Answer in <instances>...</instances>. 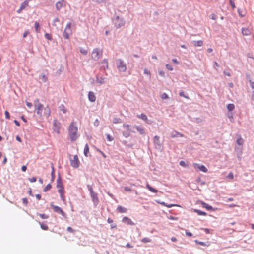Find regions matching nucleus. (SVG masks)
Masks as SVG:
<instances>
[{
	"mask_svg": "<svg viewBox=\"0 0 254 254\" xmlns=\"http://www.w3.org/2000/svg\"><path fill=\"white\" fill-rule=\"evenodd\" d=\"M34 105L36 114L41 118H47L50 116L51 110L49 105L45 107L43 104L39 102V100L38 99L34 101Z\"/></svg>",
	"mask_w": 254,
	"mask_h": 254,
	"instance_id": "f257e3e1",
	"label": "nucleus"
},
{
	"mask_svg": "<svg viewBox=\"0 0 254 254\" xmlns=\"http://www.w3.org/2000/svg\"><path fill=\"white\" fill-rule=\"evenodd\" d=\"M75 124V123L72 122L68 128L69 136L71 141H75L78 137L77 135L78 128Z\"/></svg>",
	"mask_w": 254,
	"mask_h": 254,
	"instance_id": "f03ea898",
	"label": "nucleus"
},
{
	"mask_svg": "<svg viewBox=\"0 0 254 254\" xmlns=\"http://www.w3.org/2000/svg\"><path fill=\"white\" fill-rule=\"evenodd\" d=\"M87 187L88 188V190L90 192V196L93 202V204L95 206H97L99 203V200L98 197V193L93 191L92 185L88 184L87 185Z\"/></svg>",
	"mask_w": 254,
	"mask_h": 254,
	"instance_id": "7ed1b4c3",
	"label": "nucleus"
},
{
	"mask_svg": "<svg viewBox=\"0 0 254 254\" xmlns=\"http://www.w3.org/2000/svg\"><path fill=\"white\" fill-rule=\"evenodd\" d=\"M113 22L117 28H120L125 24V21L123 17L118 15H114L113 19Z\"/></svg>",
	"mask_w": 254,
	"mask_h": 254,
	"instance_id": "20e7f679",
	"label": "nucleus"
},
{
	"mask_svg": "<svg viewBox=\"0 0 254 254\" xmlns=\"http://www.w3.org/2000/svg\"><path fill=\"white\" fill-rule=\"evenodd\" d=\"M50 206L51 208H52L55 212L61 214L64 218L67 219V215L66 213L63 210V209L61 207L55 205L53 202H51L50 203Z\"/></svg>",
	"mask_w": 254,
	"mask_h": 254,
	"instance_id": "39448f33",
	"label": "nucleus"
},
{
	"mask_svg": "<svg viewBox=\"0 0 254 254\" xmlns=\"http://www.w3.org/2000/svg\"><path fill=\"white\" fill-rule=\"evenodd\" d=\"M116 64L118 69L120 72H125L127 70L126 64L124 62L123 60L121 59H117L116 61Z\"/></svg>",
	"mask_w": 254,
	"mask_h": 254,
	"instance_id": "423d86ee",
	"label": "nucleus"
},
{
	"mask_svg": "<svg viewBox=\"0 0 254 254\" xmlns=\"http://www.w3.org/2000/svg\"><path fill=\"white\" fill-rule=\"evenodd\" d=\"M103 51L99 48H96L93 49L92 51V58L95 60L97 61L102 55Z\"/></svg>",
	"mask_w": 254,
	"mask_h": 254,
	"instance_id": "0eeeda50",
	"label": "nucleus"
},
{
	"mask_svg": "<svg viewBox=\"0 0 254 254\" xmlns=\"http://www.w3.org/2000/svg\"><path fill=\"white\" fill-rule=\"evenodd\" d=\"M70 165L74 168H77L80 165V161L78 159L77 155H75L73 159L70 158Z\"/></svg>",
	"mask_w": 254,
	"mask_h": 254,
	"instance_id": "6e6552de",
	"label": "nucleus"
},
{
	"mask_svg": "<svg viewBox=\"0 0 254 254\" xmlns=\"http://www.w3.org/2000/svg\"><path fill=\"white\" fill-rule=\"evenodd\" d=\"M57 188L58 190H64L63 183L60 174H58V178L57 179Z\"/></svg>",
	"mask_w": 254,
	"mask_h": 254,
	"instance_id": "1a4fd4ad",
	"label": "nucleus"
},
{
	"mask_svg": "<svg viewBox=\"0 0 254 254\" xmlns=\"http://www.w3.org/2000/svg\"><path fill=\"white\" fill-rule=\"evenodd\" d=\"M193 166L195 169L198 168L200 171L202 172L206 173L208 171L207 168L203 165H200L199 164L194 163Z\"/></svg>",
	"mask_w": 254,
	"mask_h": 254,
	"instance_id": "9d476101",
	"label": "nucleus"
},
{
	"mask_svg": "<svg viewBox=\"0 0 254 254\" xmlns=\"http://www.w3.org/2000/svg\"><path fill=\"white\" fill-rule=\"evenodd\" d=\"M53 129L56 132L59 133L60 124L57 120H54L53 121Z\"/></svg>",
	"mask_w": 254,
	"mask_h": 254,
	"instance_id": "9b49d317",
	"label": "nucleus"
},
{
	"mask_svg": "<svg viewBox=\"0 0 254 254\" xmlns=\"http://www.w3.org/2000/svg\"><path fill=\"white\" fill-rule=\"evenodd\" d=\"M122 221L128 225L134 226L135 224L130 218L127 216L124 217Z\"/></svg>",
	"mask_w": 254,
	"mask_h": 254,
	"instance_id": "f8f14e48",
	"label": "nucleus"
},
{
	"mask_svg": "<svg viewBox=\"0 0 254 254\" xmlns=\"http://www.w3.org/2000/svg\"><path fill=\"white\" fill-rule=\"evenodd\" d=\"M137 117L141 119L148 124H151V121L148 120L147 116L144 113H141L140 115H137Z\"/></svg>",
	"mask_w": 254,
	"mask_h": 254,
	"instance_id": "ddd939ff",
	"label": "nucleus"
},
{
	"mask_svg": "<svg viewBox=\"0 0 254 254\" xmlns=\"http://www.w3.org/2000/svg\"><path fill=\"white\" fill-rule=\"evenodd\" d=\"M201 203L202 206L203 208H206L208 210L215 211L216 209H217V208H213L211 206L209 205V204H208L207 203H206L204 202L201 201Z\"/></svg>",
	"mask_w": 254,
	"mask_h": 254,
	"instance_id": "4468645a",
	"label": "nucleus"
},
{
	"mask_svg": "<svg viewBox=\"0 0 254 254\" xmlns=\"http://www.w3.org/2000/svg\"><path fill=\"white\" fill-rule=\"evenodd\" d=\"M170 136L172 138L184 137V135L183 134L176 130L173 131L171 132Z\"/></svg>",
	"mask_w": 254,
	"mask_h": 254,
	"instance_id": "2eb2a0df",
	"label": "nucleus"
},
{
	"mask_svg": "<svg viewBox=\"0 0 254 254\" xmlns=\"http://www.w3.org/2000/svg\"><path fill=\"white\" fill-rule=\"evenodd\" d=\"M72 30L64 29L63 33V36L65 39H68L70 35L72 34Z\"/></svg>",
	"mask_w": 254,
	"mask_h": 254,
	"instance_id": "dca6fc26",
	"label": "nucleus"
},
{
	"mask_svg": "<svg viewBox=\"0 0 254 254\" xmlns=\"http://www.w3.org/2000/svg\"><path fill=\"white\" fill-rule=\"evenodd\" d=\"M235 151L237 153V157L239 160H241L242 154V147L235 148Z\"/></svg>",
	"mask_w": 254,
	"mask_h": 254,
	"instance_id": "f3484780",
	"label": "nucleus"
},
{
	"mask_svg": "<svg viewBox=\"0 0 254 254\" xmlns=\"http://www.w3.org/2000/svg\"><path fill=\"white\" fill-rule=\"evenodd\" d=\"M89 100L90 102H94L96 100V96L93 92L89 91L88 95Z\"/></svg>",
	"mask_w": 254,
	"mask_h": 254,
	"instance_id": "a211bd4d",
	"label": "nucleus"
},
{
	"mask_svg": "<svg viewBox=\"0 0 254 254\" xmlns=\"http://www.w3.org/2000/svg\"><path fill=\"white\" fill-rule=\"evenodd\" d=\"M134 127L140 134H144L145 132L143 127L140 126H135Z\"/></svg>",
	"mask_w": 254,
	"mask_h": 254,
	"instance_id": "6ab92c4d",
	"label": "nucleus"
},
{
	"mask_svg": "<svg viewBox=\"0 0 254 254\" xmlns=\"http://www.w3.org/2000/svg\"><path fill=\"white\" fill-rule=\"evenodd\" d=\"M105 78L103 76H99V75H97L96 77V82L101 84H104L105 82Z\"/></svg>",
	"mask_w": 254,
	"mask_h": 254,
	"instance_id": "aec40b11",
	"label": "nucleus"
},
{
	"mask_svg": "<svg viewBox=\"0 0 254 254\" xmlns=\"http://www.w3.org/2000/svg\"><path fill=\"white\" fill-rule=\"evenodd\" d=\"M242 33L243 35L248 36L251 34L250 30L248 28H242Z\"/></svg>",
	"mask_w": 254,
	"mask_h": 254,
	"instance_id": "412c9836",
	"label": "nucleus"
},
{
	"mask_svg": "<svg viewBox=\"0 0 254 254\" xmlns=\"http://www.w3.org/2000/svg\"><path fill=\"white\" fill-rule=\"evenodd\" d=\"M101 63L102 64V68H103V70H105L106 69L108 68V62L107 59H104L102 61Z\"/></svg>",
	"mask_w": 254,
	"mask_h": 254,
	"instance_id": "4be33fe9",
	"label": "nucleus"
},
{
	"mask_svg": "<svg viewBox=\"0 0 254 254\" xmlns=\"http://www.w3.org/2000/svg\"><path fill=\"white\" fill-rule=\"evenodd\" d=\"M194 242L196 244H198V245H201V246H204L208 247V246H209L210 245L209 242H203L199 241H198L197 240H195L194 241Z\"/></svg>",
	"mask_w": 254,
	"mask_h": 254,
	"instance_id": "5701e85b",
	"label": "nucleus"
},
{
	"mask_svg": "<svg viewBox=\"0 0 254 254\" xmlns=\"http://www.w3.org/2000/svg\"><path fill=\"white\" fill-rule=\"evenodd\" d=\"M58 192L59 193L60 195L61 199L64 202L65 201V198L64 195V190H58Z\"/></svg>",
	"mask_w": 254,
	"mask_h": 254,
	"instance_id": "b1692460",
	"label": "nucleus"
},
{
	"mask_svg": "<svg viewBox=\"0 0 254 254\" xmlns=\"http://www.w3.org/2000/svg\"><path fill=\"white\" fill-rule=\"evenodd\" d=\"M117 211L119 213H126L127 211V209L122 207V206L119 205L117 208Z\"/></svg>",
	"mask_w": 254,
	"mask_h": 254,
	"instance_id": "393cba45",
	"label": "nucleus"
},
{
	"mask_svg": "<svg viewBox=\"0 0 254 254\" xmlns=\"http://www.w3.org/2000/svg\"><path fill=\"white\" fill-rule=\"evenodd\" d=\"M64 0H61V1H58L56 3V8L57 10H60L61 8L63 6Z\"/></svg>",
	"mask_w": 254,
	"mask_h": 254,
	"instance_id": "a878e982",
	"label": "nucleus"
},
{
	"mask_svg": "<svg viewBox=\"0 0 254 254\" xmlns=\"http://www.w3.org/2000/svg\"><path fill=\"white\" fill-rule=\"evenodd\" d=\"M107 222L109 223H110V227L111 229L117 228V225L115 223H113V220L110 218H108L107 219Z\"/></svg>",
	"mask_w": 254,
	"mask_h": 254,
	"instance_id": "bb28decb",
	"label": "nucleus"
},
{
	"mask_svg": "<svg viewBox=\"0 0 254 254\" xmlns=\"http://www.w3.org/2000/svg\"><path fill=\"white\" fill-rule=\"evenodd\" d=\"M192 43L195 47L202 46L203 45V41L202 40L193 41Z\"/></svg>",
	"mask_w": 254,
	"mask_h": 254,
	"instance_id": "cd10ccee",
	"label": "nucleus"
},
{
	"mask_svg": "<svg viewBox=\"0 0 254 254\" xmlns=\"http://www.w3.org/2000/svg\"><path fill=\"white\" fill-rule=\"evenodd\" d=\"M31 0H25L24 2H23L20 5V7L21 9H24L27 6H28L29 2Z\"/></svg>",
	"mask_w": 254,
	"mask_h": 254,
	"instance_id": "c85d7f7f",
	"label": "nucleus"
},
{
	"mask_svg": "<svg viewBox=\"0 0 254 254\" xmlns=\"http://www.w3.org/2000/svg\"><path fill=\"white\" fill-rule=\"evenodd\" d=\"M89 152V148L88 145L87 144H86L84 148V154L86 157H88L89 156L88 154Z\"/></svg>",
	"mask_w": 254,
	"mask_h": 254,
	"instance_id": "c756f323",
	"label": "nucleus"
},
{
	"mask_svg": "<svg viewBox=\"0 0 254 254\" xmlns=\"http://www.w3.org/2000/svg\"><path fill=\"white\" fill-rule=\"evenodd\" d=\"M193 211L194 212L197 213L198 215H203V216L207 215V213L205 212L201 211L198 209H194Z\"/></svg>",
	"mask_w": 254,
	"mask_h": 254,
	"instance_id": "7c9ffc66",
	"label": "nucleus"
},
{
	"mask_svg": "<svg viewBox=\"0 0 254 254\" xmlns=\"http://www.w3.org/2000/svg\"><path fill=\"white\" fill-rule=\"evenodd\" d=\"M54 172H55V169H54V166L52 165V171H51V182H54V180L55 179V175Z\"/></svg>",
	"mask_w": 254,
	"mask_h": 254,
	"instance_id": "2f4dec72",
	"label": "nucleus"
},
{
	"mask_svg": "<svg viewBox=\"0 0 254 254\" xmlns=\"http://www.w3.org/2000/svg\"><path fill=\"white\" fill-rule=\"evenodd\" d=\"M39 224L40 225L41 228L43 230H48L49 229L48 226L47 225L46 223H44V222H39Z\"/></svg>",
	"mask_w": 254,
	"mask_h": 254,
	"instance_id": "473e14b6",
	"label": "nucleus"
},
{
	"mask_svg": "<svg viewBox=\"0 0 254 254\" xmlns=\"http://www.w3.org/2000/svg\"><path fill=\"white\" fill-rule=\"evenodd\" d=\"M153 140H154V143L159 146H160L161 144H160V137L157 136V135H156L153 138Z\"/></svg>",
	"mask_w": 254,
	"mask_h": 254,
	"instance_id": "72a5a7b5",
	"label": "nucleus"
},
{
	"mask_svg": "<svg viewBox=\"0 0 254 254\" xmlns=\"http://www.w3.org/2000/svg\"><path fill=\"white\" fill-rule=\"evenodd\" d=\"M146 188L151 192L156 193L158 192V190L150 186L148 184L146 185Z\"/></svg>",
	"mask_w": 254,
	"mask_h": 254,
	"instance_id": "f704fd0d",
	"label": "nucleus"
},
{
	"mask_svg": "<svg viewBox=\"0 0 254 254\" xmlns=\"http://www.w3.org/2000/svg\"><path fill=\"white\" fill-rule=\"evenodd\" d=\"M237 143L239 145H242L244 143L243 139L240 136L236 139Z\"/></svg>",
	"mask_w": 254,
	"mask_h": 254,
	"instance_id": "c9c22d12",
	"label": "nucleus"
},
{
	"mask_svg": "<svg viewBox=\"0 0 254 254\" xmlns=\"http://www.w3.org/2000/svg\"><path fill=\"white\" fill-rule=\"evenodd\" d=\"M39 79L41 80L43 82H46L48 79L47 77L45 74L40 75Z\"/></svg>",
	"mask_w": 254,
	"mask_h": 254,
	"instance_id": "e433bc0d",
	"label": "nucleus"
},
{
	"mask_svg": "<svg viewBox=\"0 0 254 254\" xmlns=\"http://www.w3.org/2000/svg\"><path fill=\"white\" fill-rule=\"evenodd\" d=\"M227 108L229 111H231L234 109L235 105L233 104H231V103L228 104L227 105Z\"/></svg>",
	"mask_w": 254,
	"mask_h": 254,
	"instance_id": "4c0bfd02",
	"label": "nucleus"
},
{
	"mask_svg": "<svg viewBox=\"0 0 254 254\" xmlns=\"http://www.w3.org/2000/svg\"><path fill=\"white\" fill-rule=\"evenodd\" d=\"M122 122H123V120L121 119H120V118H114L113 119V123L114 124L121 123Z\"/></svg>",
	"mask_w": 254,
	"mask_h": 254,
	"instance_id": "58836bf2",
	"label": "nucleus"
},
{
	"mask_svg": "<svg viewBox=\"0 0 254 254\" xmlns=\"http://www.w3.org/2000/svg\"><path fill=\"white\" fill-rule=\"evenodd\" d=\"M59 108L60 110L62 111L65 114L66 113V109L63 104H61Z\"/></svg>",
	"mask_w": 254,
	"mask_h": 254,
	"instance_id": "ea45409f",
	"label": "nucleus"
},
{
	"mask_svg": "<svg viewBox=\"0 0 254 254\" xmlns=\"http://www.w3.org/2000/svg\"><path fill=\"white\" fill-rule=\"evenodd\" d=\"M37 215H39L42 219H46L49 217V216L44 213L41 214L37 213Z\"/></svg>",
	"mask_w": 254,
	"mask_h": 254,
	"instance_id": "a19ab883",
	"label": "nucleus"
},
{
	"mask_svg": "<svg viewBox=\"0 0 254 254\" xmlns=\"http://www.w3.org/2000/svg\"><path fill=\"white\" fill-rule=\"evenodd\" d=\"M35 31L38 33L40 32V25L38 22H35L34 24Z\"/></svg>",
	"mask_w": 254,
	"mask_h": 254,
	"instance_id": "79ce46f5",
	"label": "nucleus"
},
{
	"mask_svg": "<svg viewBox=\"0 0 254 254\" xmlns=\"http://www.w3.org/2000/svg\"><path fill=\"white\" fill-rule=\"evenodd\" d=\"M52 188V185L50 184H48L46 185V186L44 188L43 191L44 192H46L49 190H50Z\"/></svg>",
	"mask_w": 254,
	"mask_h": 254,
	"instance_id": "37998d69",
	"label": "nucleus"
},
{
	"mask_svg": "<svg viewBox=\"0 0 254 254\" xmlns=\"http://www.w3.org/2000/svg\"><path fill=\"white\" fill-rule=\"evenodd\" d=\"M179 164L180 166L184 167H188V164H187L186 162L184 161H180L179 162Z\"/></svg>",
	"mask_w": 254,
	"mask_h": 254,
	"instance_id": "c03bdc74",
	"label": "nucleus"
},
{
	"mask_svg": "<svg viewBox=\"0 0 254 254\" xmlns=\"http://www.w3.org/2000/svg\"><path fill=\"white\" fill-rule=\"evenodd\" d=\"M80 52L84 55H86L88 53L87 50L82 48H80Z\"/></svg>",
	"mask_w": 254,
	"mask_h": 254,
	"instance_id": "a18cd8bd",
	"label": "nucleus"
},
{
	"mask_svg": "<svg viewBox=\"0 0 254 254\" xmlns=\"http://www.w3.org/2000/svg\"><path fill=\"white\" fill-rule=\"evenodd\" d=\"M151 241V240L149 238H148V237H144L142 240V242L143 243H145L150 242Z\"/></svg>",
	"mask_w": 254,
	"mask_h": 254,
	"instance_id": "49530a36",
	"label": "nucleus"
},
{
	"mask_svg": "<svg viewBox=\"0 0 254 254\" xmlns=\"http://www.w3.org/2000/svg\"><path fill=\"white\" fill-rule=\"evenodd\" d=\"M45 37L47 39L49 40H51L52 39V37L51 35L48 33H46L45 34Z\"/></svg>",
	"mask_w": 254,
	"mask_h": 254,
	"instance_id": "de8ad7c7",
	"label": "nucleus"
},
{
	"mask_svg": "<svg viewBox=\"0 0 254 254\" xmlns=\"http://www.w3.org/2000/svg\"><path fill=\"white\" fill-rule=\"evenodd\" d=\"M179 95L181 97H184L186 99H189V97L188 95H185L184 94V92L183 91H181L179 93Z\"/></svg>",
	"mask_w": 254,
	"mask_h": 254,
	"instance_id": "09e8293b",
	"label": "nucleus"
},
{
	"mask_svg": "<svg viewBox=\"0 0 254 254\" xmlns=\"http://www.w3.org/2000/svg\"><path fill=\"white\" fill-rule=\"evenodd\" d=\"M122 134L126 138H127L130 136V133L128 131H123Z\"/></svg>",
	"mask_w": 254,
	"mask_h": 254,
	"instance_id": "8fccbe9b",
	"label": "nucleus"
},
{
	"mask_svg": "<svg viewBox=\"0 0 254 254\" xmlns=\"http://www.w3.org/2000/svg\"><path fill=\"white\" fill-rule=\"evenodd\" d=\"M107 139L108 141H112L114 140V138L112 137L110 134H106Z\"/></svg>",
	"mask_w": 254,
	"mask_h": 254,
	"instance_id": "3c124183",
	"label": "nucleus"
},
{
	"mask_svg": "<svg viewBox=\"0 0 254 254\" xmlns=\"http://www.w3.org/2000/svg\"><path fill=\"white\" fill-rule=\"evenodd\" d=\"M130 126L129 125H128V124H124V125H123V127H126V128L127 129V130L128 131H131V132H134V131H132V130H131L129 129V127H130Z\"/></svg>",
	"mask_w": 254,
	"mask_h": 254,
	"instance_id": "603ef678",
	"label": "nucleus"
},
{
	"mask_svg": "<svg viewBox=\"0 0 254 254\" xmlns=\"http://www.w3.org/2000/svg\"><path fill=\"white\" fill-rule=\"evenodd\" d=\"M238 12L239 16L241 17H244L245 15V14L243 13V11H241L240 10V9H239V8L238 9Z\"/></svg>",
	"mask_w": 254,
	"mask_h": 254,
	"instance_id": "864d4df0",
	"label": "nucleus"
},
{
	"mask_svg": "<svg viewBox=\"0 0 254 254\" xmlns=\"http://www.w3.org/2000/svg\"><path fill=\"white\" fill-rule=\"evenodd\" d=\"M144 73L145 74H146L147 75H149V77H151V73H150V71L148 70L147 68H145L144 69Z\"/></svg>",
	"mask_w": 254,
	"mask_h": 254,
	"instance_id": "5fc2aeb1",
	"label": "nucleus"
},
{
	"mask_svg": "<svg viewBox=\"0 0 254 254\" xmlns=\"http://www.w3.org/2000/svg\"><path fill=\"white\" fill-rule=\"evenodd\" d=\"M22 202L25 206H27L28 204V201L27 198L25 197L22 199Z\"/></svg>",
	"mask_w": 254,
	"mask_h": 254,
	"instance_id": "6e6d98bb",
	"label": "nucleus"
},
{
	"mask_svg": "<svg viewBox=\"0 0 254 254\" xmlns=\"http://www.w3.org/2000/svg\"><path fill=\"white\" fill-rule=\"evenodd\" d=\"M196 181L198 183H200L201 185H204L205 184V182L204 181H202L200 177L198 178L196 180Z\"/></svg>",
	"mask_w": 254,
	"mask_h": 254,
	"instance_id": "4d7b16f0",
	"label": "nucleus"
},
{
	"mask_svg": "<svg viewBox=\"0 0 254 254\" xmlns=\"http://www.w3.org/2000/svg\"><path fill=\"white\" fill-rule=\"evenodd\" d=\"M228 118L230 120L231 122H233L234 119H233L232 113H228Z\"/></svg>",
	"mask_w": 254,
	"mask_h": 254,
	"instance_id": "13d9d810",
	"label": "nucleus"
},
{
	"mask_svg": "<svg viewBox=\"0 0 254 254\" xmlns=\"http://www.w3.org/2000/svg\"><path fill=\"white\" fill-rule=\"evenodd\" d=\"M169 98L168 95L166 93H163L162 95H161V98L162 99H168Z\"/></svg>",
	"mask_w": 254,
	"mask_h": 254,
	"instance_id": "bf43d9fd",
	"label": "nucleus"
},
{
	"mask_svg": "<svg viewBox=\"0 0 254 254\" xmlns=\"http://www.w3.org/2000/svg\"><path fill=\"white\" fill-rule=\"evenodd\" d=\"M166 67L168 70H170V71H172L173 69L172 66L169 64H167L166 65Z\"/></svg>",
	"mask_w": 254,
	"mask_h": 254,
	"instance_id": "052dcab7",
	"label": "nucleus"
},
{
	"mask_svg": "<svg viewBox=\"0 0 254 254\" xmlns=\"http://www.w3.org/2000/svg\"><path fill=\"white\" fill-rule=\"evenodd\" d=\"M71 23L70 22H68L66 24L65 29L71 30Z\"/></svg>",
	"mask_w": 254,
	"mask_h": 254,
	"instance_id": "680f3d73",
	"label": "nucleus"
},
{
	"mask_svg": "<svg viewBox=\"0 0 254 254\" xmlns=\"http://www.w3.org/2000/svg\"><path fill=\"white\" fill-rule=\"evenodd\" d=\"M28 180H29V181L30 182L33 183V182H36V180H37V178H36V177H32V178H29V179H28Z\"/></svg>",
	"mask_w": 254,
	"mask_h": 254,
	"instance_id": "e2e57ef3",
	"label": "nucleus"
},
{
	"mask_svg": "<svg viewBox=\"0 0 254 254\" xmlns=\"http://www.w3.org/2000/svg\"><path fill=\"white\" fill-rule=\"evenodd\" d=\"M227 178L230 179H233L234 178L233 173L232 172H230L227 176Z\"/></svg>",
	"mask_w": 254,
	"mask_h": 254,
	"instance_id": "0e129e2a",
	"label": "nucleus"
},
{
	"mask_svg": "<svg viewBox=\"0 0 254 254\" xmlns=\"http://www.w3.org/2000/svg\"><path fill=\"white\" fill-rule=\"evenodd\" d=\"M5 118L7 119H10V114L7 111H5Z\"/></svg>",
	"mask_w": 254,
	"mask_h": 254,
	"instance_id": "69168bd1",
	"label": "nucleus"
},
{
	"mask_svg": "<svg viewBox=\"0 0 254 254\" xmlns=\"http://www.w3.org/2000/svg\"><path fill=\"white\" fill-rule=\"evenodd\" d=\"M67 231L70 233H74L75 232V230L71 227H68L67 228Z\"/></svg>",
	"mask_w": 254,
	"mask_h": 254,
	"instance_id": "338daca9",
	"label": "nucleus"
},
{
	"mask_svg": "<svg viewBox=\"0 0 254 254\" xmlns=\"http://www.w3.org/2000/svg\"><path fill=\"white\" fill-rule=\"evenodd\" d=\"M229 2H230V4L231 6L234 9L235 8V5L234 1L232 0H229Z\"/></svg>",
	"mask_w": 254,
	"mask_h": 254,
	"instance_id": "774afa93",
	"label": "nucleus"
}]
</instances>
